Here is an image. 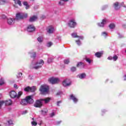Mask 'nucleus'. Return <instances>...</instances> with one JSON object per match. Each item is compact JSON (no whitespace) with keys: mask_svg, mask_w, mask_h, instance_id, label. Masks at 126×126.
Masks as SVG:
<instances>
[{"mask_svg":"<svg viewBox=\"0 0 126 126\" xmlns=\"http://www.w3.org/2000/svg\"><path fill=\"white\" fill-rule=\"evenodd\" d=\"M86 61L87 62V63H91V60H90L89 58L86 59Z\"/></svg>","mask_w":126,"mask_h":126,"instance_id":"nucleus-40","label":"nucleus"},{"mask_svg":"<svg viewBox=\"0 0 126 126\" xmlns=\"http://www.w3.org/2000/svg\"><path fill=\"white\" fill-rule=\"evenodd\" d=\"M23 4L26 6V9H29V7L30 6L28 4V2L27 1H24L23 2Z\"/></svg>","mask_w":126,"mask_h":126,"instance_id":"nucleus-22","label":"nucleus"},{"mask_svg":"<svg viewBox=\"0 0 126 126\" xmlns=\"http://www.w3.org/2000/svg\"><path fill=\"white\" fill-rule=\"evenodd\" d=\"M54 31H55V29H54V28L52 26L49 27L47 29V33H49V34L54 33Z\"/></svg>","mask_w":126,"mask_h":126,"instance_id":"nucleus-14","label":"nucleus"},{"mask_svg":"<svg viewBox=\"0 0 126 126\" xmlns=\"http://www.w3.org/2000/svg\"><path fill=\"white\" fill-rule=\"evenodd\" d=\"M77 67H78L79 66H81V67H84V63H83L82 62H80L77 63Z\"/></svg>","mask_w":126,"mask_h":126,"instance_id":"nucleus-23","label":"nucleus"},{"mask_svg":"<svg viewBox=\"0 0 126 126\" xmlns=\"http://www.w3.org/2000/svg\"><path fill=\"white\" fill-rule=\"evenodd\" d=\"M31 1H34V0H30Z\"/></svg>","mask_w":126,"mask_h":126,"instance_id":"nucleus-57","label":"nucleus"},{"mask_svg":"<svg viewBox=\"0 0 126 126\" xmlns=\"http://www.w3.org/2000/svg\"><path fill=\"white\" fill-rule=\"evenodd\" d=\"M28 16L27 14L23 13H18L16 14L15 20H20V19H23L26 18Z\"/></svg>","mask_w":126,"mask_h":126,"instance_id":"nucleus-3","label":"nucleus"},{"mask_svg":"<svg viewBox=\"0 0 126 126\" xmlns=\"http://www.w3.org/2000/svg\"><path fill=\"white\" fill-rule=\"evenodd\" d=\"M38 124L39 126H41V125H42V122H41V123H38Z\"/></svg>","mask_w":126,"mask_h":126,"instance_id":"nucleus-54","label":"nucleus"},{"mask_svg":"<svg viewBox=\"0 0 126 126\" xmlns=\"http://www.w3.org/2000/svg\"><path fill=\"white\" fill-rule=\"evenodd\" d=\"M61 123H62L61 121H58V122H57V125H60V124Z\"/></svg>","mask_w":126,"mask_h":126,"instance_id":"nucleus-51","label":"nucleus"},{"mask_svg":"<svg viewBox=\"0 0 126 126\" xmlns=\"http://www.w3.org/2000/svg\"><path fill=\"white\" fill-rule=\"evenodd\" d=\"M48 63H50L53 62V59H49L47 61Z\"/></svg>","mask_w":126,"mask_h":126,"instance_id":"nucleus-43","label":"nucleus"},{"mask_svg":"<svg viewBox=\"0 0 126 126\" xmlns=\"http://www.w3.org/2000/svg\"><path fill=\"white\" fill-rule=\"evenodd\" d=\"M49 90V87L47 85H42L39 89V91L41 94H46Z\"/></svg>","mask_w":126,"mask_h":126,"instance_id":"nucleus-4","label":"nucleus"},{"mask_svg":"<svg viewBox=\"0 0 126 126\" xmlns=\"http://www.w3.org/2000/svg\"><path fill=\"white\" fill-rule=\"evenodd\" d=\"M3 104H5V106H10V105H12V101L11 99H9L8 100L3 101L1 100L0 101V108L3 105Z\"/></svg>","mask_w":126,"mask_h":126,"instance_id":"nucleus-5","label":"nucleus"},{"mask_svg":"<svg viewBox=\"0 0 126 126\" xmlns=\"http://www.w3.org/2000/svg\"><path fill=\"white\" fill-rule=\"evenodd\" d=\"M86 75L85 73L79 74L77 76V77H79L80 79H83V78H85Z\"/></svg>","mask_w":126,"mask_h":126,"instance_id":"nucleus-18","label":"nucleus"},{"mask_svg":"<svg viewBox=\"0 0 126 126\" xmlns=\"http://www.w3.org/2000/svg\"><path fill=\"white\" fill-rule=\"evenodd\" d=\"M101 35L103 37H106V36H107V35H108V33H107V32H102Z\"/></svg>","mask_w":126,"mask_h":126,"instance_id":"nucleus-36","label":"nucleus"},{"mask_svg":"<svg viewBox=\"0 0 126 126\" xmlns=\"http://www.w3.org/2000/svg\"><path fill=\"white\" fill-rule=\"evenodd\" d=\"M43 37L42 36H39L37 38V41L39 43H42V42H43Z\"/></svg>","mask_w":126,"mask_h":126,"instance_id":"nucleus-28","label":"nucleus"},{"mask_svg":"<svg viewBox=\"0 0 126 126\" xmlns=\"http://www.w3.org/2000/svg\"><path fill=\"white\" fill-rule=\"evenodd\" d=\"M62 103V101H59L57 102V106H60V104H61Z\"/></svg>","mask_w":126,"mask_h":126,"instance_id":"nucleus-46","label":"nucleus"},{"mask_svg":"<svg viewBox=\"0 0 126 126\" xmlns=\"http://www.w3.org/2000/svg\"><path fill=\"white\" fill-rule=\"evenodd\" d=\"M47 113H48V110H47L46 108L41 110L42 115H46Z\"/></svg>","mask_w":126,"mask_h":126,"instance_id":"nucleus-25","label":"nucleus"},{"mask_svg":"<svg viewBox=\"0 0 126 126\" xmlns=\"http://www.w3.org/2000/svg\"><path fill=\"white\" fill-rule=\"evenodd\" d=\"M14 88H16V89H17L18 88V86H17V85H16V84L14 85Z\"/></svg>","mask_w":126,"mask_h":126,"instance_id":"nucleus-48","label":"nucleus"},{"mask_svg":"<svg viewBox=\"0 0 126 126\" xmlns=\"http://www.w3.org/2000/svg\"><path fill=\"white\" fill-rule=\"evenodd\" d=\"M32 58H35L36 57V53L35 52H33L32 53V55L31 56Z\"/></svg>","mask_w":126,"mask_h":126,"instance_id":"nucleus-44","label":"nucleus"},{"mask_svg":"<svg viewBox=\"0 0 126 126\" xmlns=\"http://www.w3.org/2000/svg\"><path fill=\"white\" fill-rule=\"evenodd\" d=\"M21 76H22V73H18L17 75V78H21Z\"/></svg>","mask_w":126,"mask_h":126,"instance_id":"nucleus-35","label":"nucleus"},{"mask_svg":"<svg viewBox=\"0 0 126 126\" xmlns=\"http://www.w3.org/2000/svg\"><path fill=\"white\" fill-rule=\"evenodd\" d=\"M70 99L72 100L74 103H77L78 102V99L73 94L70 95Z\"/></svg>","mask_w":126,"mask_h":126,"instance_id":"nucleus-13","label":"nucleus"},{"mask_svg":"<svg viewBox=\"0 0 126 126\" xmlns=\"http://www.w3.org/2000/svg\"><path fill=\"white\" fill-rule=\"evenodd\" d=\"M3 84H4V81L3 80V79L1 78L0 79V85H3Z\"/></svg>","mask_w":126,"mask_h":126,"instance_id":"nucleus-34","label":"nucleus"},{"mask_svg":"<svg viewBox=\"0 0 126 126\" xmlns=\"http://www.w3.org/2000/svg\"><path fill=\"white\" fill-rule=\"evenodd\" d=\"M124 7H126V5H125V6H124Z\"/></svg>","mask_w":126,"mask_h":126,"instance_id":"nucleus-60","label":"nucleus"},{"mask_svg":"<svg viewBox=\"0 0 126 126\" xmlns=\"http://www.w3.org/2000/svg\"><path fill=\"white\" fill-rule=\"evenodd\" d=\"M28 32H34L35 31V27L32 25H29L27 28Z\"/></svg>","mask_w":126,"mask_h":126,"instance_id":"nucleus-12","label":"nucleus"},{"mask_svg":"<svg viewBox=\"0 0 126 126\" xmlns=\"http://www.w3.org/2000/svg\"><path fill=\"white\" fill-rule=\"evenodd\" d=\"M63 85L64 87L70 86L71 85V81H70V80L66 79L63 82Z\"/></svg>","mask_w":126,"mask_h":126,"instance_id":"nucleus-8","label":"nucleus"},{"mask_svg":"<svg viewBox=\"0 0 126 126\" xmlns=\"http://www.w3.org/2000/svg\"><path fill=\"white\" fill-rule=\"evenodd\" d=\"M108 60H109L110 61L113 60V57H109L108 58Z\"/></svg>","mask_w":126,"mask_h":126,"instance_id":"nucleus-49","label":"nucleus"},{"mask_svg":"<svg viewBox=\"0 0 126 126\" xmlns=\"http://www.w3.org/2000/svg\"><path fill=\"white\" fill-rule=\"evenodd\" d=\"M53 45V43H52L51 42H49L47 43V46L48 47H51V46H52Z\"/></svg>","mask_w":126,"mask_h":126,"instance_id":"nucleus-39","label":"nucleus"},{"mask_svg":"<svg viewBox=\"0 0 126 126\" xmlns=\"http://www.w3.org/2000/svg\"><path fill=\"white\" fill-rule=\"evenodd\" d=\"M65 3V2L63 0H61L59 2V4H60V5H64Z\"/></svg>","mask_w":126,"mask_h":126,"instance_id":"nucleus-27","label":"nucleus"},{"mask_svg":"<svg viewBox=\"0 0 126 126\" xmlns=\"http://www.w3.org/2000/svg\"><path fill=\"white\" fill-rule=\"evenodd\" d=\"M15 19L13 18H9L7 19V23L9 25H13L14 24V21Z\"/></svg>","mask_w":126,"mask_h":126,"instance_id":"nucleus-15","label":"nucleus"},{"mask_svg":"<svg viewBox=\"0 0 126 126\" xmlns=\"http://www.w3.org/2000/svg\"><path fill=\"white\" fill-rule=\"evenodd\" d=\"M28 104H32L34 102V100L32 98V96H28L26 97Z\"/></svg>","mask_w":126,"mask_h":126,"instance_id":"nucleus-11","label":"nucleus"},{"mask_svg":"<svg viewBox=\"0 0 126 126\" xmlns=\"http://www.w3.org/2000/svg\"><path fill=\"white\" fill-rule=\"evenodd\" d=\"M36 87L33 86L32 87H31L30 91L31 92H35V91H36Z\"/></svg>","mask_w":126,"mask_h":126,"instance_id":"nucleus-29","label":"nucleus"},{"mask_svg":"<svg viewBox=\"0 0 126 126\" xmlns=\"http://www.w3.org/2000/svg\"><path fill=\"white\" fill-rule=\"evenodd\" d=\"M54 116H55V113L52 112V113L50 114V117H51V118H53V117H54Z\"/></svg>","mask_w":126,"mask_h":126,"instance_id":"nucleus-47","label":"nucleus"},{"mask_svg":"<svg viewBox=\"0 0 126 126\" xmlns=\"http://www.w3.org/2000/svg\"><path fill=\"white\" fill-rule=\"evenodd\" d=\"M30 90H31V87L29 86L27 87L26 88L24 89V91H26V92H28L30 91Z\"/></svg>","mask_w":126,"mask_h":126,"instance_id":"nucleus-31","label":"nucleus"},{"mask_svg":"<svg viewBox=\"0 0 126 126\" xmlns=\"http://www.w3.org/2000/svg\"><path fill=\"white\" fill-rule=\"evenodd\" d=\"M62 94V92H59L57 93V95H61Z\"/></svg>","mask_w":126,"mask_h":126,"instance_id":"nucleus-50","label":"nucleus"},{"mask_svg":"<svg viewBox=\"0 0 126 126\" xmlns=\"http://www.w3.org/2000/svg\"><path fill=\"white\" fill-rule=\"evenodd\" d=\"M21 104L25 106V105H27V100L26 98L25 99H22L21 101Z\"/></svg>","mask_w":126,"mask_h":126,"instance_id":"nucleus-21","label":"nucleus"},{"mask_svg":"<svg viewBox=\"0 0 126 126\" xmlns=\"http://www.w3.org/2000/svg\"><path fill=\"white\" fill-rule=\"evenodd\" d=\"M118 56L117 55H114L113 57H112V60L116 62V61H117V60H118Z\"/></svg>","mask_w":126,"mask_h":126,"instance_id":"nucleus-33","label":"nucleus"},{"mask_svg":"<svg viewBox=\"0 0 126 126\" xmlns=\"http://www.w3.org/2000/svg\"><path fill=\"white\" fill-rule=\"evenodd\" d=\"M1 98H2V94H0V99H1Z\"/></svg>","mask_w":126,"mask_h":126,"instance_id":"nucleus-52","label":"nucleus"},{"mask_svg":"<svg viewBox=\"0 0 126 126\" xmlns=\"http://www.w3.org/2000/svg\"><path fill=\"white\" fill-rule=\"evenodd\" d=\"M102 55H103V51L96 52L95 54V56L96 58H101Z\"/></svg>","mask_w":126,"mask_h":126,"instance_id":"nucleus-19","label":"nucleus"},{"mask_svg":"<svg viewBox=\"0 0 126 126\" xmlns=\"http://www.w3.org/2000/svg\"><path fill=\"white\" fill-rule=\"evenodd\" d=\"M2 18H5V16L3 15Z\"/></svg>","mask_w":126,"mask_h":126,"instance_id":"nucleus-56","label":"nucleus"},{"mask_svg":"<svg viewBox=\"0 0 126 126\" xmlns=\"http://www.w3.org/2000/svg\"><path fill=\"white\" fill-rule=\"evenodd\" d=\"M124 80H126V75L124 76Z\"/></svg>","mask_w":126,"mask_h":126,"instance_id":"nucleus-53","label":"nucleus"},{"mask_svg":"<svg viewBox=\"0 0 126 126\" xmlns=\"http://www.w3.org/2000/svg\"><path fill=\"white\" fill-rule=\"evenodd\" d=\"M35 108H41L43 106V101L42 99L36 100L33 105Z\"/></svg>","mask_w":126,"mask_h":126,"instance_id":"nucleus-7","label":"nucleus"},{"mask_svg":"<svg viewBox=\"0 0 126 126\" xmlns=\"http://www.w3.org/2000/svg\"><path fill=\"white\" fill-rule=\"evenodd\" d=\"M107 22H108V20H107V19H104L102 20V22L98 23L97 25L99 27H104V25H105V24H107Z\"/></svg>","mask_w":126,"mask_h":126,"instance_id":"nucleus-10","label":"nucleus"},{"mask_svg":"<svg viewBox=\"0 0 126 126\" xmlns=\"http://www.w3.org/2000/svg\"><path fill=\"white\" fill-rule=\"evenodd\" d=\"M71 71H75L76 70V67H72L71 68Z\"/></svg>","mask_w":126,"mask_h":126,"instance_id":"nucleus-41","label":"nucleus"},{"mask_svg":"<svg viewBox=\"0 0 126 126\" xmlns=\"http://www.w3.org/2000/svg\"><path fill=\"white\" fill-rule=\"evenodd\" d=\"M71 36L73 38H77V37H78V35H77V33H72Z\"/></svg>","mask_w":126,"mask_h":126,"instance_id":"nucleus-30","label":"nucleus"},{"mask_svg":"<svg viewBox=\"0 0 126 126\" xmlns=\"http://www.w3.org/2000/svg\"><path fill=\"white\" fill-rule=\"evenodd\" d=\"M75 25H76V23L74 21V20H71L68 23V26L71 28L75 27Z\"/></svg>","mask_w":126,"mask_h":126,"instance_id":"nucleus-9","label":"nucleus"},{"mask_svg":"<svg viewBox=\"0 0 126 126\" xmlns=\"http://www.w3.org/2000/svg\"><path fill=\"white\" fill-rule=\"evenodd\" d=\"M6 3V0H0V5H3Z\"/></svg>","mask_w":126,"mask_h":126,"instance_id":"nucleus-26","label":"nucleus"},{"mask_svg":"<svg viewBox=\"0 0 126 126\" xmlns=\"http://www.w3.org/2000/svg\"><path fill=\"white\" fill-rule=\"evenodd\" d=\"M115 24H110L109 27L110 28V29H114V28L115 27Z\"/></svg>","mask_w":126,"mask_h":126,"instance_id":"nucleus-32","label":"nucleus"},{"mask_svg":"<svg viewBox=\"0 0 126 126\" xmlns=\"http://www.w3.org/2000/svg\"><path fill=\"white\" fill-rule=\"evenodd\" d=\"M64 63H65V64H67L69 63V60H68V59L65 60L64 61Z\"/></svg>","mask_w":126,"mask_h":126,"instance_id":"nucleus-38","label":"nucleus"},{"mask_svg":"<svg viewBox=\"0 0 126 126\" xmlns=\"http://www.w3.org/2000/svg\"><path fill=\"white\" fill-rule=\"evenodd\" d=\"M42 102H44L45 104H48L51 101V97H46L45 98L41 99Z\"/></svg>","mask_w":126,"mask_h":126,"instance_id":"nucleus-16","label":"nucleus"},{"mask_svg":"<svg viewBox=\"0 0 126 126\" xmlns=\"http://www.w3.org/2000/svg\"><path fill=\"white\" fill-rule=\"evenodd\" d=\"M14 0L15 2V1H16V0Z\"/></svg>","mask_w":126,"mask_h":126,"instance_id":"nucleus-58","label":"nucleus"},{"mask_svg":"<svg viewBox=\"0 0 126 126\" xmlns=\"http://www.w3.org/2000/svg\"><path fill=\"white\" fill-rule=\"evenodd\" d=\"M48 81L51 84H57L60 82V79L58 78L51 77L48 79Z\"/></svg>","mask_w":126,"mask_h":126,"instance_id":"nucleus-6","label":"nucleus"},{"mask_svg":"<svg viewBox=\"0 0 126 126\" xmlns=\"http://www.w3.org/2000/svg\"><path fill=\"white\" fill-rule=\"evenodd\" d=\"M31 124L32 125V126H37V122H34V121L32 122Z\"/></svg>","mask_w":126,"mask_h":126,"instance_id":"nucleus-42","label":"nucleus"},{"mask_svg":"<svg viewBox=\"0 0 126 126\" xmlns=\"http://www.w3.org/2000/svg\"><path fill=\"white\" fill-rule=\"evenodd\" d=\"M65 2H66V1H68V0H63Z\"/></svg>","mask_w":126,"mask_h":126,"instance_id":"nucleus-55","label":"nucleus"},{"mask_svg":"<svg viewBox=\"0 0 126 126\" xmlns=\"http://www.w3.org/2000/svg\"><path fill=\"white\" fill-rule=\"evenodd\" d=\"M37 18L38 17H37L36 16H33L30 18L29 21L30 22H34V21H36L37 20Z\"/></svg>","mask_w":126,"mask_h":126,"instance_id":"nucleus-17","label":"nucleus"},{"mask_svg":"<svg viewBox=\"0 0 126 126\" xmlns=\"http://www.w3.org/2000/svg\"><path fill=\"white\" fill-rule=\"evenodd\" d=\"M9 95H10V97H11V98H20V96H21L22 95V92H19L18 93V94H16V93L15 92V91H11L10 93H9Z\"/></svg>","mask_w":126,"mask_h":126,"instance_id":"nucleus-2","label":"nucleus"},{"mask_svg":"<svg viewBox=\"0 0 126 126\" xmlns=\"http://www.w3.org/2000/svg\"><path fill=\"white\" fill-rule=\"evenodd\" d=\"M76 43H77V45H78V46H80V45H81V42L80 41V40H76L75 41Z\"/></svg>","mask_w":126,"mask_h":126,"instance_id":"nucleus-37","label":"nucleus"},{"mask_svg":"<svg viewBox=\"0 0 126 126\" xmlns=\"http://www.w3.org/2000/svg\"><path fill=\"white\" fill-rule=\"evenodd\" d=\"M77 38H79L81 40H83V39H84V37L82 36H78V37H77Z\"/></svg>","mask_w":126,"mask_h":126,"instance_id":"nucleus-45","label":"nucleus"},{"mask_svg":"<svg viewBox=\"0 0 126 126\" xmlns=\"http://www.w3.org/2000/svg\"><path fill=\"white\" fill-rule=\"evenodd\" d=\"M25 114H26V111H25Z\"/></svg>","mask_w":126,"mask_h":126,"instance_id":"nucleus-61","label":"nucleus"},{"mask_svg":"<svg viewBox=\"0 0 126 126\" xmlns=\"http://www.w3.org/2000/svg\"><path fill=\"white\" fill-rule=\"evenodd\" d=\"M15 3L16 4H19L20 6H21V5H22V4L21 3V1H20V0H16V1H15Z\"/></svg>","mask_w":126,"mask_h":126,"instance_id":"nucleus-24","label":"nucleus"},{"mask_svg":"<svg viewBox=\"0 0 126 126\" xmlns=\"http://www.w3.org/2000/svg\"><path fill=\"white\" fill-rule=\"evenodd\" d=\"M32 120L34 121V118H32Z\"/></svg>","mask_w":126,"mask_h":126,"instance_id":"nucleus-59","label":"nucleus"},{"mask_svg":"<svg viewBox=\"0 0 126 126\" xmlns=\"http://www.w3.org/2000/svg\"><path fill=\"white\" fill-rule=\"evenodd\" d=\"M114 7L115 9H116V10H118V9H120V7H119V2H116L115 3H114Z\"/></svg>","mask_w":126,"mask_h":126,"instance_id":"nucleus-20","label":"nucleus"},{"mask_svg":"<svg viewBox=\"0 0 126 126\" xmlns=\"http://www.w3.org/2000/svg\"><path fill=\"white\" fill-rule=\"evenodd\" d=\"M44 63V61L42 60H41L36 63L32 62L30 65V68L32 69H38L41 68Z\"/></svg>","mask_w":126,"mask_h":126,"instance_id":"nucleus-1","label":"nucleus"}]
</instances>
